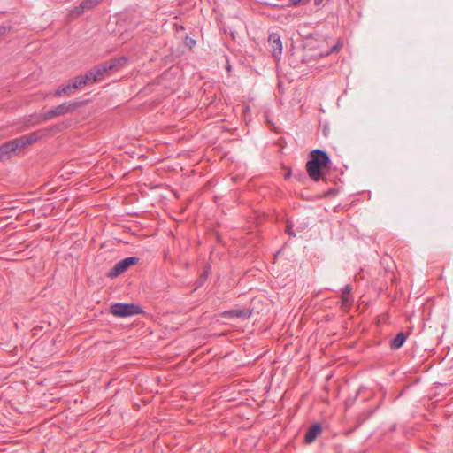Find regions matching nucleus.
Instances as JSON below:
<instances>
[{"label":"nucleus","instance_id":"1","mask_svg":"<svg viewBox=\"0 0 453 453\" xmlns=\"http://www.w3.org/2000/svg\"><path fill=\"white\" fill-rule=\"evenodd\" d=\"M330 157L324 150L316 149L311 152V159L306 163V171L309 177L314 181L322 178V168L328 166Z\"/></svg>","mask_w":453,"mask_h":453},{"label":"nucleus","instance_id":"2","mask_svg":"<svg viewBox=\"0 0 453 453\" xmlns=\"http://www.w3.org/2000/svg\"><path fill=\"white\" fill-rule=\"evenodd\" d=\"M111 313L116 317L125 318L142 313V309L134 303H116L111 306Z\"/></svg>","mask_w":453,"mask_h":453},{"label":"nucleus","instance_id":"3","mask_svg":"<svg viewBox=\"0 0 453 453\" xmlns=\"http://www.w3.org/2000/svg\"><path fill=\"white\" fill-rule=\"evenodd\" d=\"M78 107V104L75 102H67L59 104L43 113L44 119H50L56 116L64 115L69 112H73Z\"/></svg>","mask_w":453,"mask_h":453},{"label":"nucleus","instance_id":"4","mask_svg":"<svg viewBox=\"0 0 453 453\" xmlns=\"http://www.w3.org/2000/svg\"><path fill=\"white\" fill-rule=\"evenodd\" d=\"M20 151L21 150L17 138L9 141L0 146V160L4 161L9 159Z\"/></svg>","mask_w":453,"mask_h":453},{"label":"nucleus","instance_id":"5","mask_svg":"<svg viewBox=\"0 0 453 453\" xmlns=\"http://www.w3.org/2000/svg\"><path fill=\"white\" fill-rule=\"evenodd\" d=\"M139 258L135 257H126L115 264V265L108 273V276L110 278H115L127 270L129 266L137 264Z\"/></svg>","mask_w":453,"mask_h":453},{"label":"nucleus","instance_id":"6","mask_svg":"<svg viewBox=\"0 0 453 453\" xmlns=\"http://www.w3.org/2000/svg\"><path fill=\"white\" fill-rule=\"evenodd\" d=\"M100 2L101 0H83L78 6L70 10L69 16L72 19H76L82 15L86 11L93 9Z\"/></svg>","mask_w":453,"mask_h":453},{"label":"nucleus","instance_id":"7","mask_svg":"<svg viewBox=\"0 0 453 453\" xmlns=\"http://www.w3.org/2000/svg\"><path fill=\"white\" fill-rule=\"evenodd\" d=\"M268 45L271 49L273 57L279 60L282 53V42L278 33H272L268 37Z\"/></svg>","mask_w":453,"mask_h":453},{"label":"nucleus","instance_id":"8","mask_svg":"<svg viewBox=\"0 0 453 453\" xmlns=\"http://www.w3.org/2000/svg\"><path fill=\"white\" fill-rule=\"evenodd\" d=\"M110 73V70L108 69V65L106 62H104L94 68L90 69L88 72V74L92 82H96L98 81H101L104 76Z\"/></svg>","mask_w":453,"mask_h":453},{"label":"nucleus","instance_id":"9","mask_svg":"<svg viewBox=\"0 0 453 453\" xmlns=\"http://www.w3.org/2000/svg\"><path fill=\"white\" fill-rule=\"evenodd\" d=\"M251 311L248 308H240L225 311L222 313V316L225 318L249 319L251 316Z\"/></svg>","mask_w":453,"mask_h":453},{"label":"nucleus","instance_id":"10","mask_svg":"<svg viewBox=\"0 0 453 453\" xmlns=\"http://www.w3.org/2000/svg\"><path fill=\"white\" fill-rule=\"evenodd\" d=\"M322 427L319 423L311 425L304 436V441L307 443H311L315 441L318 435L321 433Z\"/></svg>","mask_w":453,"mask_h":453},{"label":"nucleus","instance_id":"11","mask_svg":"<svg viewBox=\"0 0 453 453\" xmlns=\"http://www.w3.org/2000/svg\"><path fill=\"white\" fill-rule=\"evenodd\" d=\"M127 62V58L125 56L111 58L110 61H106L108 69L110 72H117L122 68Z\"/></svg>","mask_w":453,"mask_h":453},{"label":"nucleus","instance_id":"12","mask_svg":"<svg viewBox=\"0 0 453 453\" xmlns=\"http://www.w3.org/2000/svg\"><path fill=\"white\" fill-rule=\"evenodd\" d=\"M91 80L88 74V73L84 75H80V76H77L75 77L73 80V82L71 83V87L73 88V90L74 89H77V88H82L83 86L88 84V83H91Z\"/></svg>","mask_w":453,"mask_h":453},{"label":"nucleus","instance_id":"13","mask_svg":"<svg viewBox=\"0 0 453 453\" xmlns=\"http://www.w3.org/2000/svg\"><path fill=\"white\" fill-rule=\"evenodd\" d=\"M39 138L36 133L29 134L28 135H24L17 138V141L19 144L20 150H22L26 146L33 143L37 141Z\"/></svg>","mask_w":453,"mask_h":453},{"label":"nucleus","instance_id":"14","mask_svg":"<svg viewBox=\"0 0 453 453\" xmlns=\"http://www.w3.org/2000/svg\"><path fill=\"white\" fill-rule=\"evenodd\" d=\"M405 341H406V335L404 334V333L400 332L395 335V337L394 339L391 340L390 348L392 349H398L403 345Z\"/></svg>","mask_w":453,"mask_h":453},{"label":"nucleus","instance_id":"15","mask_svg":"<svg viewBox=\"0 0 453 453\" xmlns=\"http://www.w3.org/2000/svg\"><path fill=\"white\" fill-rule=\"evenodd\" d=\"M340 297H341V301H340L341 309L343 311H348L350 309V307L353 305V303H354L353 296L341 295Z\"/></svg>","mask_w":453,"mask_h":453},{"label":"nucleus","instance_id":"16","mask_svg":"<svg viewBox=\"0 0 453 453\" xmlns=\"http://www.w3.org/2000/svg\"><path fill=\"white\" fill-rule=\"evenodd\" d=\"M73 88L71 87V84H68V85H65V86H62V87H59L56 91H55V96H62L64 95H68V94H72L73 93Z\"/></svg>","mask_w":453,"mask_h":453},{"label":"nucleus","instance_id":"17","mask_svg":"<svg viewBox=\"0 0 453 453\" xmlns=\"http://www.w3.org/2000/svg\"><path fill=\"white\" fill-rule=\"evenodd\" d=\"M351 291H352V287H351L349 284H348V285H346V286L342 288V294H341V295H342V296H345V295H346V296H352V295H351Z\"/></svg>","mask_w":453,"mask_h":453},{"label":"nucleus","instance_id":"18","mask_svg":"<svg viewBox=\"0 0 453 453\" xmlns=\"http://www.w3.org/2000/svg\"><path fill=\"white\" fill-rule=\"evenodd\" d=\"M311 0H289L290 5L296 6L300 4H307Z\"/></svg>","mask_w":453,"mask_h":453},{"label":"nucleus","instance_id":"19","mask_svg":"<svg viewBox=\"0 0 453 453\" xmlns=\"http://www.w3.org/2000/svg\"><path fill=\"white\" fill-rule=\"evenodd\" d=\"M340 47H341V46H339V45H334V46H333V47L331 48L330 51H328V52H326V53H325V54L320 53V54H319V57H322V56H328L330 52H333V51H336V50H338L340 49Z\"/></svg>","mask_w":453,"mask_h":453},{"label":"nucleus","instance_id":"20","mask_svg":"<svg viewBox=\"0 0 453 453\" xmlns=\"http://www.w3.org/2000/svg\"><path fill=\"white\" fill-rule=\"evenodd\" d=\"M285 232L289 235H293V236L295 235V233L293 231V226H291V225H287Z\"/></svg>","mask_w":453,"mask_h":453},{"label":"nucleus","instance_id":"21","mask_svg":"<svg viewBox=\"0 0 453 453\" xmlns=\"http://www.w3.org/2000/svg\"><path fill=\"white\" fill-rule=\"evenodd\" d=\"M5 32V27H0V35H3Z\"/></svg>","mask_w":453,"mask_h":453},{"label":"nucleus","instance_id":"22","mask_svg":"<svg viewBox=\"0 0 453 453\" xmlns=\"http://www.w3.org/2000/svg\"><path fill=\"white\" fill-rule=\"evenodd\" d=\"M323 0H315V4L316 5H319L320 4V3L322 2Z\"/></svg>","mask_w":453,"mask_h":453}]
</instances>
